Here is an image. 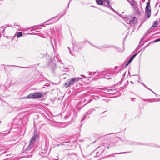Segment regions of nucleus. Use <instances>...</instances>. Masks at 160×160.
<instances>
[{"label": "nucleus", "instance_id": "34", "mask_svg": "<svg viewBox=\"0 0 160 160\" xmlns=\"http://www.w3.org/2000/svg\"><path fill=\"white\" fill-rule=\"evenodd\" d=\"M110 2L108 4H107L104 5V6H105L106 7H108L110 9L111 8H112V6L110 4Z\"/></svg>", "mask_w": 160, "mask_h": 160}, {"label": "nucleus", "instance_id": "47", "mask_svg": "<svg viewBox=\"0 0 160 160\" xmlns=\"http://www.w3.org/2000/svg\"><path fill=\"white\" fill-rule=\"evenodd\" d=\"M71 0H70V1H69V3L68 4V6H67V9L69 7V4L71 2Z\"/></svg>", "mask_w": 160, "mask_h": 160}, {"label": "nucleus", "instance_id": "28", "mask_svg": "<svg viewBox=\"0 0 160 160\" xmlns=\"http://www.w3.org/2000/svg\"><path fill=\"white\" fill-rule=\"evenodd\" d=\"M103 92L104 93H106L108 94L109 89L106 88H104L102 89Z\"/></svg>", "mask_w": 160, "mask_h": 160}, {"label": "nucleus", "instance_id": "32", "mask_svg": "<svg viewBox=\"0 0 160 160\" xmlns=\"http://www.w3.org/2000/svg\"><path fill=\"white\" fill-rule=\"evenodd\" d=\"M66 14V12H64V13H62V12L60 13L59 14L58 16H60V17L59 18L58 20L62 17L64 15Z\"/></svg>", "mask_w": 160, "mask_h": 160}, {"label": "nucleus", "instance_id": "7", "mask_svg": "<svg viewBox=\"0 0 160 160\" xmlns=\"http://www.w3.org/2000/svg\"><path fill=\"white\" fill-rule=\"evenodd\" d=\"M62 26L61 25H58L56 28V31L58 37H60L61 35V30Z\"/></svg>", "mask_w": 160, "mask_h": 160}, {"label": "nucleus", "instance_id": "15", "mask_svg": "<svg viewBox=\"0 0 160 160\" xmlns=\"http://www.w3.org/2000/svg\"><path fill=\"white\" fill-rule=\"evenodd\" d=\"M159 41H160V38H158L157 39H156L154 40V41H152V42H150L148 44L145 46L142 49L144 50L146 48H147L150 45V44L152 43V42L155 43V42H159Z\"/></svg>", "mask_w": 160, "mask_h": 160}, {"label": "nucleus", "instance_id": "11", "mask_svg": "<svg viewBox=\"0 0 160 160\" xmlns=\"http://www.w3.org/2000/svg\"><path fill=\"white\" fill-rule=\"evenodd\" d=\"M151 9H145V15L147 16V18H149L151 15Z\"/></svg>", "mask_w": 160, "mask_h": 160}, {"label": "nucleus", "instance_id": "24", "mask_svg": "<svg viewBox=\"0 0 160 160\" xmlns=\"http://www.w3.org/2000/svg\"><path fill=\"white\" fill-rule=\"evenodd\" d=\"M152 27H151V28H150L147 31V33H146V34L145 35V36H146L147 35H148V34L150 33V32H151L153 30V29Z\"/></svg>", "mask_w": 160, "mask_h": 160}, {"label": "nucleus", "instance_id": "12", "mask_svg": "<svg viewBox=\"0 0 160 160\" xmlns=\"http://www.w3.org/2000/svg\"><path fill=\"white\" fill-rule=\"evenodd\" d=\"M38 136L37 134L34 135L31 138L29 143H30V144H33V142H34L38 138Z\"/></svg>", "mask_w": 160, "mask_h": 160}, {"label": "nucleus", "instance_id": "19", "mask_svg": "<svg viewBox=\"0 0 160 160\" xmlns=\"http://www.w3.org/2000/svg\"><path fill=\"white\" fill-rule=\"evenodd\" d=\"M113 48H115L116 49H117V50L120 52H123L124 50V47H123V48H120L118 47H116L114 45H113V47H112Z\"/></svg>", "mask_w": 160, "mask_h": 160}, {"label": "nucleus", "instance_id": "9", "mask_svg": "<svg viewBox=\"0 0 160 160\" xmlns=\"http://www.w3.org/2000/svg\"><path fill=\"white\" fill-rule=\"evenodd\" d=\"M73 114H71L70 115H66L65 116V119L66 120L68 119V121H69V120H73L75 118V117H73Z\"/></svg>", "mask_w": 160, "mask_h": 160}, {"label": "nucleus", "instance_id": "61", "mask_svg": "<svg viewBox=\"0 0 160 160\" xmlns=\"http://www.w3.org/2000/svg\"><path fill=\"white\" fill-rule=\"evenodd\" d=\"M144 36L142 38V39H141V40H142V39H144Z\"/></svg>", "mask_w": 160, "mask_h": 160}, {"label": "nucleus", "instance_id": "58", "mask_svg": "<svg viewBox=\"0 0 160 160\" xmlns=\"http://www.w3.org/2000/svg\"><path fill=\"white\" fill-rule=\"evenodd\" d=\"M82 77H83V78H85V76L84 75H82Z\"/></svg>", "mask_w": 160, "mask_h": 160}, {"label": "nucleus", "instance_id": "37", "mask_svg": "<svg viewBox=\"0 0 160 160\" xmlns=\"http://www.w3.org/2000/svg\"><path fill=\"white\" fill-rule=\"evenodd\" d=\"M39 26H34L33 27H31V28H32V29H38V27Z\"/></svg>", "mask_w": 160, "mask_h": 160}, {"label": "nucleus", "instance_id": "13", "mask_svg": "<svg viewBox=\"0 0 160 160\" xmlns=\"http://www.w3.org/2000/svg\"><path fill=\"white\" fill-rule=\"evenodd\" d=\"M142 144H145L146 145H148L149 146L152 147H159L160 148V146H158L156 144L154 143H150L148 144H147V143H142Z\"/></svg>", "mask_w": 160, "mask_h": 160}, {"label": "nucleus", "instance_id": "54", "mask_svg": "<svg viewBox=\"0 0 160 160\" xmlns=\"http://www.w3.org/2000/svg\"><path fill=\"white\" fill-rule=\"evenodd\" d=\"M118 68V67H114L115 69V70L117 69Z\"/></svg>", "mask_w": 160, "mask_h": 160}, {"label": "nucleus", "instance_id": "3", "mask_svg": "<svg viewBox=\"0 0 160 160\" xmlns=\"http://www.w3.org/2000/svg\"><path fill=\"white\" fill-rule=\"evenodd\" d=\"M42 94L40 92H34L31 93L27 96V98H39L42 97Z\"/></svg>", "mask_w": 160, "mask_h": 160}, {"label": "nucleus", "instance_id": "55", "mask_svg": "<svg viewBox=\"0 0 160 160\" xmlns=\"http://www.w3.org/2000/svg\"><path fill=\"white\" fill-rule=\"evenodd\" d=\"M129 32H127V35L126 36L125 38H126L127 37V36L128 35V34Z\"/></svg>", "mask_w": 160, "mask_h": 160}, {"label": "nucleus", "instance_id": "57", "mask_svg": "<svg viewBox=\"0 0 160 160\" xmlns=\"http://www.w3.org/2000/svg\"><path fill=\"white\" fill-rule=\"evenodd\" d=\"M153 93H154L155 94V93L153 92V91H152V90H151L150 89V90Z\"/></svg>", "mask_w": 160, "mask_h": 160}, {"label": "nucleus", "instance_id": "38", "mask_svg": "<svg viewBox=\"0 0 160 160\" xmlns=\"http://www.w3.org/2000/svg\"><path fill=\"white\" fill-rule=\"evenodd\" d=\"M68 49H69V53L71 54L72 55H73V56H75V55H74V53L73 52H71V51L70 50V49L69 48V47H68Z\"/></svg>", "mask_w": 160, "mask_h": 160}, {"label": "nucleus", "instance_id": "35", "mask_svg": "<svg viewBox=\"0 0 160 160\" xmlns=\"http://www.w3.org/2000/svg\"><path fill=\"white\" fill-rule=\"evenodd\" d=\"M126 73V72H125L123 74L122 76L123 77V78H122V79H121V81L119 82V84H120L122 83V81L123 80V78L124 77Z\"/></svg>", "mask_w": 160, "mask_h": 160}, {"label": "nucleus", "instance_id": "6", "mask_svg": "<svg viewBox=\"0 0 160 160\" xmlns=\"http://www.w3.org/2000/svg\"><path fill=\"white\" fill-rule=\"evenodd\" d=\"M111 0H96L97 4L99 5H103L106 4L105 2H106L107 4H108L110 2Z\"/></svg>", "mask_w": 160, "mask_h": 160}, {"label": "nucleus", "instance_id": "41", "mask_svg": "<svg viewBox=\"0 0 160 160\" xmlns=\"http://www.w3.org/2000/svg\"><path fill=\"white\" fill-rule=\"evenodd\" d=\"M133 60V59L130 58V59L128 61V62L130 64L131 62H132V61Z\"/></svg>", "mask_w": 160, "mask_h": 160}, {"label": "nucleus", "instance_id": "10", "mask_svg": "<svg viewBox=\"0 0 160 160\" xmlns=\"http://www.w3.org/2000/svg\"><path fill=\"white\" fill-rule=\"evenodd\" d=\"M130 4L134 8L136 6H138L137 2L134 0H127Z\"/></svg>", "mask_w": 160, "mask_h": 160}, {"label": "nucleus", "instance_id": "27", "mask_svg": "<svg viewBox=\"0 0 160 160\" xmlns=\"http://www.w3.org/2000/svg\"><path fill=\"white\" fill-rule=\"evenodd\" d=\"M17 35L18 38H19L22 36V32H18Z\"/></svg>", "mask_w": 160, "mask_h": 160}, {"label": "nucleus", "instance_id": "45", "mask_svg": "<svg viewBox=\"0 0 160 160\" xmlns=\"http://www.w3.org/2000/svg\"><path fill=\"white\" fill-rule=\"evenodd\" d=\"M47 80V79L46 78H44V79L43 80H40L41 82H43V81H45Z\"/></svg>", "mask_w": 160, "mask_h": 160}, {"label": "nucleus", "instance_id": "23", "mask_svg": "<svg viewBox=\"0 0 160 160\" xmlns=\"http://www.w3.org/2000/svg\"><path fill=\"white\" fill-rule=\"evenodd\" d=\"M70 144L69 141H66L63 142L61 143V145H69Z\"/></svg>", "mask_w": 160, "mask_h": 160}, {"label": "nucleus", "instance_id": "43", "mask_svg": "<svg viewBox=\"0 0 160 160\" xmlns=\"http://www.w3.org/2000/svg\"><path fill=\"white\" fill-rule=\"evenodd\" d=\"M92 100H93V99H89L88 101V102L85 104V105H87V104H88L90 102H91V101H92Z\"/></svg>", "mask_w": 160, "mask_h": 160}, {"label": "nucleus", "instance_id": "36", "mask_svg": "<svg viewBox=\"0 0 160 160\" xmlns=\"http://www.w3.org/2000/svg\"><path fill=\"white\" fill-rule=\"evenodd\" d=\"M72 44H73V52H74V50H76V48L77 46H76V45H74V43L73 42H72Z\"/></svg>", "mask_w": 160, "mask_h": 160}, {"label": "nucleus", "instance_id": "31", "mask_svg": "<svg viewBox=\"0 0 160 160\" xmlns=\"http://www.w3.org/2000/svg\"><path fill=\"white\" fill-rule=\"evenodd\" d=\"M132 151H129L128 152H118V153H115V154H122V153H130L131 152H132Z\"/></svg>", "mask_w": 160, "mask_h": 160}, {"label": "nucleus", "instance_id": "30", "mask_svg": "<svg viewBox=\"0 0 160 160\" xmlns=\"http://www.w3.org/2000/svg\"><path fill=\"white\" fill-rule=\"evenodd\" d=\"M110 9L113 12H114L116 14H117L119 16H120V17H121V14H120L118 12H116L112 7Z\"/></svg>", "mask_w": 160, "mask_h": 160}, {"label": "nucleus", "instance_id": "52", "mask_svg": "<svg viewBox=\"0 0 160 160\" xmlns=\"http://www.w3.org/2000/svg\"><path fill=\"white\" fill-rule=\"evenodd\" d=\"M14 26H18V25L17 24V23H14Z\"/></svg>", "mask_w": 160, "mask_h": 160}, {"label": "nucleus", "instance_id": "5", "mask_svg": "<svg viewBox=\"0 0 160 160\" xmlns=\"http://www.w3.org/2000/svg\"><path fill=\"white\" fill-rule=\"evenodd\" d=\"M124 142L128 145H145V144H142V143H140L138 142H135L133 141L130 140H127L125 141Z\"/></svg>", "mask_w": 160, "mask_h": 160}, {"label": "nucleus", "instance_id": "33", "mask_svg": "<svg viewBox=\"0 0 160 160\" xmlns=\"http://www.w3.org/2000/svg\"><path fill=\"white\" fill-rule=\"evenodd\" d=\"M130 19L129 18H128L126 17H125V20L126 21V22L128 24L130 23V22H129V21L130 20Z\"/></svg>", "mask_w": 160, "mask_h": 160}, {"label": "nucleus", "instance_id": "44", "mask_svg": "<svg viewBox=\"0 0 160 160\" xmlns=\"http://www.w3.org/2000/svg\"><path fill=\"white\" fill-rule=\"evenodd\" d=\"M142 84L144 86V87L146 88L147 89H148V90H150V89L149 88L147 87L143 83H142Z\"/></svg>", "mask_w": 160, "mask_h": 160}, {"label": "nucleus", "instance_id": "18", "mask_svg": "<svg viewBox=\"0 0 160 160\" xmlns=\"http://www.w3.org/2000/svg\"><path fill=\"white\" fill-rule=\"evenodd\" d=\"M137 22V18L136 17H134L132 19H130L129 21V22H130V23L136 24Z\"/></svg>", "mask_w": 160, "mask_h": 160}, {"label": "nucleus", "instance_id": "63", "mask_svg": "<svg viewBox=\"0 0 160 160\" xmlns=\"http://www.w3.org/2000/svg\"><path fill=\"white\" fill-rule=\"evenodd\" d=\"M128 74L129 75V76H130V72L129 71H128Z\"/></svg>", "mask_w": 160, "mask_h": 160}, {"label": "nucleus", "instance_id": "49", "mask_svg": "<svg viewBox=\"0 0 160 160\" xmlns=\"http://www.w3.org/2000/svg\"><path fill=\"white\" fill-rule=\"evenodd\" d=\"M135 99V98H131V100L133 101H134V100Z\"/></svg>", "mask_w": 160, "mask_h": 160}, {"label": "nucleus", "instance_id": "21", "mask_svg": "<svg viewBox=\"0 0 160 160\" xmlns=\"http://www.w3.org/2000/svg\"><path fill=\"white\" fill-rule=\"evenodd\" d=\"M129 64L127 62L125 64H124L122 65V66L121 67V70H123V69L125 68Z\"/></svg>", "mask_w": 160, "mask_h": 160}, {"label": "nucleus", "instance_id": "14", "mask_svg": "<svg viewBox=\"0 0 160 160\" xmlns=\"http://www.w3.org/2000/svg\"><path fill=\"white\" fill-rule=\"evenodd\" d=\"M92 110H91V109H90L87 112L84 114V116L82 118V120L81 121V122H82V121H83V120L84 119H85L86 118V116L88 115H89V114H91L92 113Z\"/></svg>", "mask_w": 160, "mask_h": 160}, {"label": "nucleus", "instance_id": "50", "mask_svg": "<svg viewBox=\"0 0 160 160\" xmlns=\"http://www.w3.org/2000/svg\"><path fill=\"white\" fill-rule=\"evenodd\" d=\"M60 145H61V143L60 144H57L56 145V146L57 147H58Z\"/></svg>", "mask_w": 160, "mask_h": 160}, {"label": "nucleus", "instance_id": "53", "mask_svg": "<svg viewBox=\"0 0 160 160\" xmlns=\"http://www.w3.org/2000/svg\"><path fill=\"white\" fill-rule=\"evenodd\" d=\"M46 25H47V24H45V25H43V24H42L41 25H42V26L43 27H45V26H46Z\"/></svg>", "mask_w": 160, "mask_h": 160}, {"label": "nucleus", "instance_id": "26", "mask_svg": "<svg viewBox=\"0 0 160 160\" xmlns=\"http://www.w3.org/2000/svg\"><path fill=\"white\" fill-rule=\"evenodd\" d=\"M145 9H151L150 8V2H147V4L145 8Z\"/></svg>", "mask_w": 160, "mask_h": 160}, {"label": "nucleus", "instance_id": "29", "mask_svg": "<svg viewBox=\"0 0 160 160\" xmlns=\"http://www.w3.org/2000/svg\"><path fill=\"white\" fill-rule=\"evenodd\" d=\"M110 9L113 12H114L116 14H117L119 16H120V17H121V14H120L118 12H116L112 7Z\"/></svg>", "mask_w": 160, "mask_h": 160}, {"label": "nucleus", "instance_id": "40", "mask_svg": "<svg viewBox=\"0 0 160 160\" xmlns=\"http://www.w3.org/2000/svg\"><path fill=\"white\" fill-rule=\"evenodd\" d=\"M142 99L145 101H148L150 102H153V101H151V100H152V99Z\"/></svg>", "mask_w": 160, "mask_h": 160}, {"label": "nucleus", "instance_id": "64", "mask_svg": "<svg viewBox=\"0 0 160 160\" xmlns=\"http://www.w3.org/2000/svg\"><path fill=\"white\" fill-rule=\"evenodd\" d=\"M91 7H93L96 8H97L96 7H95V6H92Z\"/></svg>", "mask_w": 160, "mask_h": 160}, {"label": "nucleus", "instance_id": "56", "mask_svg": "<svg viewBox=\"0 0 160 160\" xmlns=\"http://www.w3.org/2000/svg\"><path fill=\"white\" fill-rule=\"evenodd\" d=\"M68 11V10L67 9V8H66L65 10V12H66Z\"/></svg>", "mask_w": 160, "mask_h": 160}, {"label": "nucleus", "instance_id": "2", "mask_svg": "<svg viewBox=\"0 0 160 160\" xmlns=\"http://www.w3.org/2000/svg\"><path fill=\"white\" fill-rule=\"evenodd\" d=\"M82 78L80 77H74L70 79H68V81L64 84V86L66 88H68L69 86L73 85L74 83L77 82L81 80Z\"/></svg>", "mask_w": 160, "mask_h": 160}, {"label": "nucleus", "instance_id": "8", "mask_svg": "<svg viewBox=\"0 0 160 160\" xmlns=\"http://www.w3.org/2000/svg\"><path fill=\"white\" fill-rule=\"evenodd\" d=\"M33 144H30L29 143V145L25 149L23 150V152L25 153H28V152L32 148Z\"/></svg>", "mask_w": 160, "mask_h": 160}, {"label": "nucleus", "instance_id": "60", "mask_svg": "<svg viewBox=\"0 0 160 160\" xmlns=\"http://www.w3.org/2000/svg\"><path fill=\"white\" fill-rule=\"evenodd\" d=\"M40 26H39L38 27V29H39V28H40V29H41L42 28L41 27H39Z\"/></svg>", "mask_w": 160, "mask_h": 160}, {"label": "nucleus", "instance_id": "48", "mask_svg": "<svg viewBox=\"0 0 160 160\" xmlns=\"http://www.w3.org/2000/svg\"><path fill=\"white\" fill-rule=\"evenodd\" d=\"M142 49H141L140 51H139L137 52V53H137V54H138Z\"/></svg>", "mask_w": 160, "mask_h": 160}, {"label": "nucleus", "instance_id": "59", "mask_svg": "<svg viewBox=\"0 0 160 160\" xmlns=\"http://www.w3.org/2000/svg\"><path fill=\"white\" fill-rule=\"evenodd\" d=\"M5 28H4V29L2 30V33H3V32H4V30H5Z\"/></svg>", "mask_w": 160, "mask_h": 160}, {"label": "nucleus", "instance_id": "17", "mask_svg": "<svg viewBox=\"0 0 160 160\" xmlns=\"http://www.w3.org/2000/svg\"><path fill=\"white\" fill-rule=\"evenodd\" d=\"M134 10L135 11V13L136 14H137V15L139 16L141 15V13L139 10V9L138 7V6H136L134 7Z\"/></svg>", "mask_w": 160, "mask_h": 160}, {"label": "nucleus", "instance_id": "51", "mask_svg": "<svg viewBox=\"0 0 160 160\" xmlns=\"http://www.w3.org/2000/svg\"><path fill=\"white\" fill-rule=\"evenodd\" d=\"M58 156L57 157V158H56V159H55V160H58Z\"/></svg>", "mask_w": 160, "mask_h": 160}, {"label": "nucleus", "instance_id": "4", "mask_svg": "<svg viewBox=\"0 0 160 160\" xmlns=\"http://www.w3.org/2000/svg\"><path fill=\"white\" fill-rule=\"evenodd\" d=\"M88 42L91 45L93 46L94 47L102 50H103L105 48H112L113 47V45L107 44L104 45L103 46H100L99 47L96 46L92 45V44L89 41H88Z\"/></svg>", "mask_w": 160, "mask_h": 160}, {"label": "nucleus", "instance_id": "20", "mask_svg": "<svg viewBox=\"0 0 160 160\" xmlns=\"http://www.w3.org/2000/svg\"><path fill=\"white\" fill-rule=\"evenodd\" d=\"M116 91L115 90L113 89H109L108 94H113Z\"/></svg>", "mask_w": 160, "mask_h": 160}, {"label": "nucleus", "instance_id": "1", "mask_svg": "<svg viewBox=\"0 0 160 160\" xmlns=\"http://www.w3.org/2000/svg\"><path fill=\"white\" fill-rule=\"evenodd\" d=\"M119 71L116 72L114 69H112L111 70L108 71H103L102 72H98V76L99 78H105L107 79L112 78L113 75H117Z\"/></svg>", "mask_w": 160, "mask_h": 160}, {"label": "nucleus", "instance_id": "42", "mask_svg": "<svg viewBox=\"0 0 160 160\" xmlns=\"http://www.w3.org/2000/svg\"><path fill=\"white\" fill-rule=\"evenodd\" d=\"M137 55V53H135L134 54H133L131 58H132L133 59Z\"/></svg>", "mask_w": 160, "mask_h": 160}, {"label": "nucleus", "instance_id": "62", "mask_svg": "<svg viewBox=\"0 0 160 160\" xmlns=\"http://www.w3.org/2000/svg\"><path fill=\"white\" fill-rule=\"evenodd\" d=\"M86 101V99H85L84 100L83 102H85Z\"/></svg>", "mask_w": 160, "mask_h": 160}, {"label": "nucleus", "instance_id": "22", "mask_svg": "<svg viewBox=\"0 0 160 160\" xmlns=\"http://www.w3.org/2000/svg\"><path fill=\"white\" fill-rule=\"evenodd\" d=\"M158 21L157 20L154 22L153 24L152 25L151 27L153 28H154L156 27L158 25Z\"/></svg>", "mask_w": 160, "mask_h": 160}, {"label": "nucleus", "instance_id": "25", "mask_svg": "<svg viewBox=\"0 0 160 160\" xmlns=\"http://www.w3.org/2000/svg\"><path fill=\"white\" fill-rule=\"evenodd\" d=\"M98 72H88V73L89 75H94V74H96V73H97V75H98Z\"/></svg>", "mask_w": 160, "mask_h": 160}, {"label": "nucleus", "instance_id": "16", "mask_svg": "<svg viewBox=\"0 0 160 160\" xmlns=\"http://www.w3.org/2000/svg\"><path fill=\"white\" fill-rule=\"evenodd\" d=\"M57 17V16H56V17H53L49 20H47V21L45 22L44 23H45L47 22H48L49 21H50V23H47V25H49V24H52V23H53L55 22H56L58 20H57V21H51L54 18H55L56 17Z\"/></svg>", "mask_w": 160, "mask_h": 160}, {"label": "nucleus", "instance_id": "39", "mask_svg": "<svg viewBox=\"0 0 160 160\" xmlns=\"http://www.w3.org/2000/svg\"><path fill=\"white\" fill-rule=\"evenodd\" d=\"M99 108V107H96L93 108L91 109L92 112H93L95 111L96 108Z\"/></svg>", "mask_w": 160, "mask_h": 160}, {"label": "nucleus", "instance_id": "46", "mask_svg": "<svg viewBox=\"0 0 160 160\" xmlns=\"http://www.w3.org/2000/svg\"><path fill=\"white\" fill-rule=\"evenodd\" d=\"M96 98H93V99H95V100H98V98H99V96H96Z\"/></svg>", "mask_w": 160, "mask_h": 160}]
</instances>
